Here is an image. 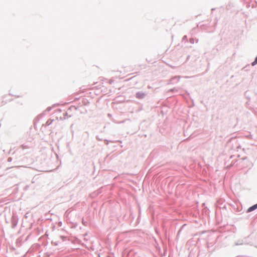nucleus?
<instances>
[{
	"label": "nucleus",
	"instance_id": "f03ea898",
	"mask_svg": "<svg viewBox=\"0 0 257 257\" xmlns=\"http://www.w3.org/2000/svg\"><path fill=\"white\" fill-rule=\"evenodd\" d=\"M256 208H257V204L249 207L248 209V211L250 212V211H253V210L255 209Z\"/></svg>",
	"mask_w": 257,
	"mask_h": 257
},
{
	"label": "nucleus",
	"instance_id": "f257e3e1",
	"mask_svg": "<svg viewBox=\"0 0 257 257\" xmlns=\"http://www.w3.org/2000/svg\"><path fill=\"white\" fill-rule=\"evenodd\" d=\"M137 97L141 99L143 98L145 96V94L142 92H138L136 94Z\"/></svg>",
	"mask_w": 257,
	"mask_h": 257
},
{
	"label": "nucleus",
	"instance_id": "7ed1b4c3",
	"mask_svg": "<svg viewBox=\"0 0 257 257\" xmlns=\"http://www.w3.org/2000/svg\"><path fill=\"white\" fill-rule=\"evenodd\" d=\"M257 64V56L256 57L254 61L252 63V65L254 66Z\"/></svg>",
	"mask_w": 257,
	"mask_h": 257
}]
</instances>
